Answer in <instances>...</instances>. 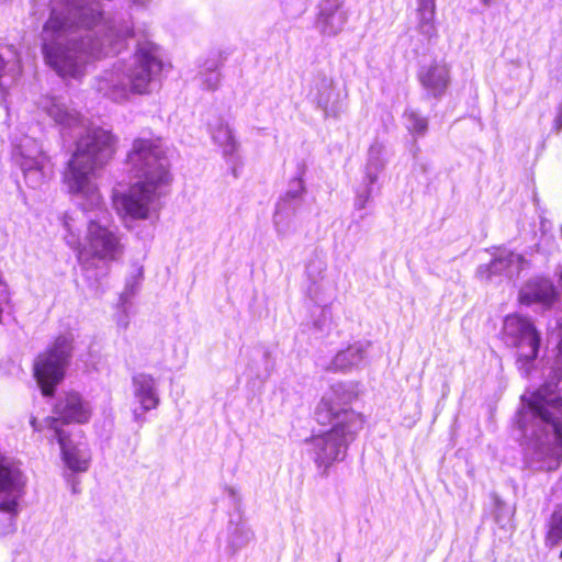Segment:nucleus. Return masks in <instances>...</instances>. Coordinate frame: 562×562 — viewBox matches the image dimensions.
I'll use <instances>...</instances> for the list:
<instances>
[{
  "mask_svg": "<svg viewBox=\"0 0 562 562\" xmlns=\"http://www.w3.org/2000/svg\"><path fill=\"white\" fill-rule=\"evenodd\" d=\"M349 14L346 0H321L316 5L314 26L321 35L335 37L344 31Z\"/></svg>",
  "mask_w": 562,
  "mask_h": 562,
  "instance_id": "16",
  "label": "nucleus"
},
{
  "mask_svg": "<svg viewBox=\"0 0 562 562\" xmlns=\"http://www.w3.org/2000/svg\"><path fill=\"white\" fill-rule=\"evenodd\" d=\"M546 544L555 547L562 541V508L555 509L548 521Z\"/></svg>",
  "mask_w": 562,
  "mask_h": 562,
  "instance_id": "29",
  "label": "nucleus"
},
{
  "mask_svg": "<svg viewBox=\"0 0 562 562\" xmlns=\"http://www.w3.org/2000/svg\"><path fill=\"white\" fill-rule=\"evenodd\" d=\"M20 54L13 45H0V88L10 86L21 75Z\"/></svg>",
  "mask_w": 562,
  "mask_h": 562,
  "instance_id": "23",
  "label": "nucleus"
},
{
  "mask_svg": "<svg viewBox=\"0 0 562 562\" xmlns=\"http://www.w3.org/2000/svg\"><path fill=\"white\" fill-rule=\"evenodd\" d=\"M143 279V268L136 267L135 273L126 279L125 288L120 294L119 301H121L126 310V304L132 303V297L137 293L140 282Z\"/></svg>",
  "mask_w": 562,
  "mask_h": 562,
  "instance_id": "31",
  "label": "nucleus"
},
{
  "mask_svg": "<svg viewBox=\"0 0 562 562\" xmlns=\"http://www.w3.org/2000/svg\"><path fill=\"white\" fill-rule=\"evenodd\" d=\"M55 413L67 423L83 424L90 419L91 406L78 393H68L56 404Z\"/></svg>",
  "mask_w": 562,
  "mask_h": 562,
  "instance_id": "20",
  "label": "nucleus"
},
{
  "mask_svg": "<svg viewBox=\"0 0 562 562\" xmlns=\"http://www.w3.org/2000/svg\"><path fill=\"white\" fill-rule=\"evenodd\" d=\"M31 425L33 426V428H34L35 430H38L37 425H36V419H35V418H32V420H31Z\"/></svg>",
  "mask_w": 562,
  "mask_h": 562,
  "instance_id": "39",
  "label": "nucleus"
},
{
  "mask_svg": "<svg viewBox=\"0 0 562 562\" xmlns=\"http://www.w3.org/2000/svg\"><path fill=\"white\" fill-rule=\"evenodd\" d=\"M222 64L217 58L209 59L199 72V77L203 87L207 90H216L221 82Z\"/></svg>",
  "mask_w": 562,
  "mask_h": 562,
  "instance_id": "27",
  "label": "nucleus"
},
{
  "mask_svg": "<svg viewBox=\"0 0 562 562\" xmlns=\"http://www.w3.org/2000/svg\"><path fill=\"white\" fill-rule=\"evenodd\" d=\"M131 1L136 4H145V3L149 2L150 0H131Z\"/></svg>",
  "mask_w": 562,
  "mask_h": 562,
  "instance_id": "38",
  "label": "nucleus"
},
{
  "mask_svg": "<svg viewBox=\"0 0 562 562\" xmlns=\"http://www.w3.org/2000/svg\"><path fill=\"white\" fill-rule=\"evenodd\" d=\"M255 538V532L245 522H239L235 526L234 530L228 538V549L232 553H236L246 546H248Z\"/></svg>",
  "mask_w": 562,
  "mask_h": 562,
  "instance_id": "28",
  "label": "nucleus"
},
{
  "mask_svg": "<svg viewBox=\"0 0 562 562\" xmlns=\"http://www.w3.org/2000/svg\"><path fill=\"white\" fill-rule=\"evenodd\" d=\"M552 130L557 133H560L562 131V103L558 108V113L553 122Z\"/></svg>",
  "mask_w": 562,
  "mask_h": 562,
  "instance_id": "33",
  "label": "nucleus"
},
{
  "mask_svg": "<svg viewBox=\"0 0 562 562\" xmlns=\"http://www.w3.org/2000/svg\"><path fill=\"white\" fill-rule=\"evenodd\" d=\"M133 395L144 411H151L160 403L157 381L148 373H137L132 378Z\"/></svg>",
  "mask_w": 562,
  "mask_h": 562,
  "instance_id": "21",
  "label": "nucleus"
},
{
  "mask_svg": "<svg viewBox=\"0 0 562 562\" xmlns=\"http://www.w3.org/2000/svg\"><path fill=\"white\" fill-rule=\"evenodd\" d=\"M38 106L61 127L63 135L79 136L76 149L68 162L64 181L71 194H81L93 205L100 204V193L92 182L94 172L114 154V136L111 132L89 124L88 120L70 109L60 98L43 97Z\"/></svg>",
  "mask_w": 562,
  "mask_h": 562,
  "instance_id": "2",
  "label": "nucleus"
},
{
  "mask_svg": "<svg viewBox=\"0 0 562 562\" xmlns=\"http://www.w3.org/2000/svg\"><path fill=\"white\" fill-rule=\"evenodd\" d=\"M304 192L305 187L301 177L289 182V188L278 201L273 215L278 236L285 237L293 232V217L302 204Z\"/></svg>",
  "mask_w": 562,
  "mask_h": 562,
  "instance_id": "14",
  "label": "nucleus"
},
{
  "mask_svg": "<svg viewBox=\"0 0 562 562\" xmlns=\"http://www.w3.org/2000/svg\"><path fill=\"white\" fill-rule=\"evenodd\" d=\"M132 33L130 14L105 18L100 0H55L41 33L42 53L60 77L79 78L91 58L119 54Z\"/></svg>",
  "mask_w": 562,
  "mask_h": 562,
  "instance_id": "1",
  "label": "nucleus"
},
{
  "mask_svg": "<svg viewBox=\"0 0 562 562\" xmlns=\"http://www.w3.org/2000/svg\"><path fill=\"white\" fill-rule=\"evenodd\" d=\"M325 286L323 283H317L313 281L312 284L307 288V294L316 304L323 305L322 308V319H317L314 322V326L319 330L324 331L327 327L326 321L330 318V308L326 304L327 297H325Z\"/></svg>",
  "mask_w": 562,
  "mask_h": 562,
  "instance_id": "25",
  "label": "nucleus"
},
{
  "mask_svg": "<svg viewBox=\"0 0 562 562\" xmlns=\"http://www.w3.org/2000/svg\"><path fill=\"white\" fill-rule=\"evenodd\" d=\"M117 308H119L117 321H116L117 326L125 329V328H127V326L130 324V313H131V308H132V303H127L126 310H125L123 303L121 301H119Z\"/></svg>",
  "mask_w": 562,
  "mask_h": 562,
  "instance_id": "32",
  "label": "nucleus"
},
{
  "mask_svg": "<svg viewBox=\"0 0 562 562\" xmlns=\"http://www.w3.org/2000/svg\"><path fill=\"white\" fill-rule=\"evenodd\" d=\"M436 4L434 0H418L419 31L427 37L436 34L434 24Z\"/></svg>",
  "mask_w": 562,
  "mask_h": 562,
  "instance_id": "26",
  "label": "nucleus"
},
{
  "mask_svg": "<svg viewBox=\"0 0 562 562\" xmlns=\"http://www.w3.org/2000/svg\"><path fill=\"white\" fill-rule=\"evenodd\" d=\"M308 97L324 112L325 117L337 119L345 111L346 94L336 88L330 76L323 72L314 77Z\"/></svg>",
  "mask_w": 562,
  "mask_h": 562,
  "instance_id": "13",
  "label": "nucleus"
},
{
  "mask_svg": "<svg viewBox=\"0 0 562 562\" xmlns=\"http://www.w3.org/2000/svg\"><path fill=\"white\" fill-rule=\"evenodd\" d=\"M47 427L53 431V439H56L66 467L74 473L86 472L90 467L91 452L86 442H75L70 436L59 426V420L54 417L45 419Z\"/></svg>",
  "mask_w": 562,
  "mask_h": 562,
  "instance_id": "12",
  "label": "nucleus"
},
{
  "mask_svg": "<svg viewBox=\"0 0 562 562\" xmlns=\"http://www.w3.org/2000/svg\"><path fill=\"white\" fill-rule=\"evenodd\" d=\"M233 173H234L235 177H237V169H236L235 166L233 167Z\"/></svg>",
  "mask_w": 562,
  "mask_h": 562,
  "instance_id": "41",
  "label": "nucleus"
},
{
  "mask_svg": "<svg viewBox=\"0 0 562 562\" xmlns=\"http://www.w3.org/2000/svg\"><path fill=\"white\" fill-rule=\"evenodd\" d=\"M214 143L222 148V153L232 164L237 160L239 143L237 142L233 128L228 123L220 120L211 130Z\"/></svg>",
  "mask_w": 562,
  "mask_h": 562,
  "instance_id": "24",
  "label": "nucleus"
},
{
  "mask_svg": "<svg viewBox=\"0 0 562 562\" xmlns=\"http://www.w3.org/2000/svg\"><path fill=\"white\" fill-rule=\"evenodd\" d=\"M81 201L82 213L95 212L94 216L88 215V233L86 244L79 240L80 227L76 224L75 213H67L64 217V227L68 232L66 243L77 250L79 265L85 271L88 280L100 282L111 272V263L119 261L125 250L123 235L115 226H109L106 221L108 211L103 209V201L93 205L89 199L81 194H75Z\"/></svg>",
  "mask_w": 562,
  "mask_h": 562,
  "instance_id": "3",
  "label": "nucleus"
},
{
  "mask_svg": "<svg viewBox=\"0 0 562 562\" xmlns=\"http://www.w3.org/2000/svg\"><path fill=\"white\" fill-rule=\"evenodd\" d=\"M557 296L558 293L552 281L541 277L527 281L519 292L520 302L527 305L532 303L551 305L557 300Z\"/></svg>",
  "mask_w": 562,
  "mask_h": 562,
  "instance_id": "19",
  "label": "nucleus"
},
{
  "mask_svg": "<svg viewBox=\"0 0 562 562\" xmlns=\"http://www.w3.org/2000/svg\"><path fill=\"white\" fill-rule=\"evenodd\" d=\"M14 160L20 166L26 184L33 189L41 188L53 173L49 157L32 137L25 136L15 147Z\"/></svg>",
  "mask_w": 562,
  "mask_h": 562,
  "instance_id": "9",
  "label": "nucleus"
},
{
  "mask_svg": "<svg viewBox=\"0 0 562 562\" xmlns=\"http://www.w3.org/2000/svg\"><path fill=\"white\" fill-rule=\"evenodd\" d=\"M385 164V148L381 143L374 142L368 149L364 176L356 193V209L363 210L372 199L375 191L374 186L378 181L379 175L384 170Z\"/></svg>",
  "mask_w": 562,
  "mask_h": 562,
  "instance_id": "15",
  "label": "nucleus"
},
{
  "mask_svg": "<svg viewBox=\"0 0 562 562\" xmlns=\"http://www.w3.org/2000/svg\"><path fill=\"white\" fill-rule=\"evenodd\" d=\"M560 558L562 559V550H561V553H560Z\"/></svg>",
  "mask_w": 562,
  "mask_h": 562,
  "instance_id": "42",
  "label": "nucleus"
},
{
  "mask_svg": "<svg viewBox=\"0 0 562 562\" xmlns=\"http://www.w3.org/2000/svg\"><path fill=\"white\" fill-rule=\"evenodd\" d=\"M502 334L505 345L515 349L519 372L528 376L539 353L540 334L529 318L520 315H508L504 319Z\"/></svg>",
  "mask_w": 562,
  "mask_h": 562,
  "instance_id": "7",
  "label": "nucleus"
},
{
  "mask_svg": "<svg viewBox=\"0 0 562 562\" xmlns=\"http://www.w3.org/2000/svg\"><path fill=\"white\" fill-rule=\"evenodd\" d=\"M306 269H307L308 277H311L312 276V271H311L312 270V265H308Z\"/></svg>",
  "mask_w": 562,
  "mask_h": 562,
  "instance_id": "40",
  "label": "nucleus"
},
{
  "mask_svg": "<svg viewBox=\"0 0 562 562\" xmlns=\"http://www.w3.org/2000/svg\"><path fill=\"white\" fill-rule=\"evenodd\" d=\"M127 161L137 181L128 193H113V207L121 216L147 218L161 188L170 183L169 159L159 140L137 138Z\"/></svg>",
  "mask_w": 562,
  "mask_h": 562,
  "instance_id": "4",
  "label": "nucleus"
},
{
  "mask_svg": "<svg viewBox=\"0 0 562 562\" xmlns=\"http://www.w3.org/2000/svg\"><path fill=\"white\" fill-rule=\"evenodd\" d=\"M147 411H144L142 407L140 408H135L133 411V418L134 420L139 424V425H143L145 422H146V417H145V413Z\"/></svg>",
  "mask_w": 562,
  "mask_h": 562,
  "instance_id": "34",
  "label": "nucleus"
},
{
  "mask_svg": "<svg viewBox=\"0 0 562 562\" xmlns=\"http://www.w3.org/2000/svg\"><path fill=\"white\" fill-rule=\"evenodd\" d=\"M358 396V385L352 382H338L322 397L315 409L318 424L327 425L336 422V417L344 413L355 412L347 406Z\"/></svg>",
  "mask_w": 562,
  "mask_h": 562,
  "instance_id": "11",
  "label": "nucleus"
},
{
  "mask_svg": "<svg viewBox=\"0 0 562 562\" xmlns=\"http://www.w3.org/2000/svg\"><path fill=\"white\" fill-rule=\"evenodd\" d=\"M71 334L58 336L53 345L34 362V376L44 396H53L55 387L65 375L72 355Z\"/></svg>",
  "mask_w": 562,
  "mask_h": 562,
  "instance_id": "8",
  "label": "nucleus"
},
{
  "mask_svg": "<svg viewBox=\"0 0 562 562\" xmlns=\"http://www.w3.org/2000/svg\"><path fill=\"white\" fill-rule=\"evenodd\" d=\"M226 492L227 494L233 497V498H236L237 497V492L234 487H231V486H227L226 487Z\"/></svg>",
  "mask_w": 562,
  "mask_h": 562,
  "instance_id": "36",
  "label": "nucleus"
},
{
  "mask_svg": "<svg viewBox=\"0 0 562 562\" xmlns=\"http://www.w3.org/2000/svg\"><path fill=\"white\" fill-rule=\"evenodd\" d=\"M25 484L26 477L19 464L0 454V512L11 516V526L19 514V502L25 493Z\"/></svg>",
  "mask_w": 562,
  "mask_h": 562,
  "instance_id": "10",
  "label": "nucleus"
},
{
  "mask_svg": "<svg viewBox=\"0 0 562 562\" xmlns=\"http://www.w3.org/2000/svg\"><path fill=\"white\" fill-rule=\"evenodd\" d=\"M68 483L71 485V491L74 494H77L80 492L78 485L79 482L76 480V477H68Z\"/></svg>",
  "mask_w": 562,
  "mask_h": 562,
  "instance_id": "35",
  "label": "nucleus"
},
{
  "mask_svg": "<svg viewBox=\"0 0 562 562\" xmlns=\"http://www.w3.org/2000/svg\"><path fill=\"white\" fill-rule=\"evenodd\" d=\"M525 259L521 255L507 249H501L488 265H481L477 268V274L481 279L488 280L492 276H505L508 279L517 277Z\"/></svg>",
  "mask_w": 562,
  "mask_h": 562,
  "instance_id": "18",
  "label": "nucleus"
},
{
  "mask_svg": "<svg viewBox=\"0 0 562 562\" xmlns=\"http://www.w3.org/2000/svg\"><path fill=\"white\" fill-rule=\"evenodd\" d=\"M407 130L416 136H424L428 130V120L419 112L407 109L404 112Z\"/></svg>",
  "mask_w": 562,
  "mask_h": 562,
  "instance_id": "30",
  "label": "nucleus"
},
{
  "mask_svg": "<svg viewBox=\"0 0 562 562\" xmlns=\"http://www.w3.org/2000/svg\"><path fill=\"white\" fill-rule=\"evenodd\" d=\"M369 347L370 342L361 341L348 346L346 349L336 353L328 369L341 372L359 369L366 363Z\"/></svg>",
  "mask_w": 562,
  "mask_h": 562,
  "instance_id": "22",
  "label": "nucleus"
},
{
  "mask_svg": "<svg viewBox=\"0 0 562 562\" xmlns=\"http://www.w3.org/2000/svg\"><path fill=\"white\" fill-rule=\"evenodd\" d=\"M162 67L159 47L145 41L137 44L130 59L117 60L103 70L94 80V89L114 102H125L132 94L149 93Z\"/></svg>",
  "mask_w": 562,
  "mask_h": 562,
  "instance_id": "5",
  "label": "nucleus"
},
{
  "mask_svg": "<svg viewBox=\"0 0 562 562\" xmlns=\"http://www.w3.org/2000/svg\"><path fill=\"white\" fill-rule=\"evenodd\" d=\"M482 2V4H484L485 7H491L492 4H494L495 2H497L498 0H480Z\"/></svg>",
  "mask_w": 562,
  "mask_h": 562,
  "instance_id": "37",
  "label": "nucleus"
},
{
  "mask_svg": "<svg viewBox=\"0 0 562 562\" xmlns=\"http://www.w3.org/2000/svg\"><path fill=\"white\" fill-rule=\"evenodd\" d=\"M363 423L359 413H344L329 424L328 430L305 440L306 452L322 477H327L331 467L346 459L349 446L363 428Z\"/></svg>",
  "mask_w": 562,
  "mask_h": 562,
  "instance_id": "6",
  "label": "nucleus"
},
{
  "mask_svg": "<svg viewBox=\"0 0 562 562\" xmlns=\"http://www.w3.org/2000/svg\"><path fill=\"white\" fill-rule=\"evenodd\" d=\"M417 78L427 99L440 100L451 82L450 68L445 63L434 61L422 66Z\"/></svg>",
  "mask_w": 562,
  "mask_h": 562,
  "instance_id": "17",
  "label": "nucleus"
}]
</instances>
